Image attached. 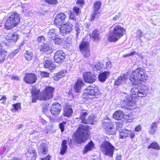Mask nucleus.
Here are the masks:
<instances>
[{
	"instance_id": "1",
	"label": "nucleus",
	"mask_w": 160,
	"mask_h": 160,
	"mask_svg": "<svg viewBox=\"0 0 160 160\" xmlns=\"http://www.w3.org/2000/svg\"><path fill=\"white\" fill-rule=\"evenodd\" d=\"M148 79L147 75L144 72V69L141 68L135 69L129 77V80L133 85L140 84L142 82H146Z\"/></svg>"
},
{
	"instance_id": "2",
	"label": "nucleus",
	"mask_w": 160,
	"mask_h": 160,
	"mask_svg": "<svg viewBox=\"0 0 160 160\" xmlns=\"http://www.w3.org/2000/svg\"><path fill=\"white\" fill-rule=\"evenodd\" d=\"M19 15L17 13L12 12L8 14L4 24V27L7 30L16 26L20 22Z\"/></svg>"
},
{
	"instance_id": "3",
	"label": "nucleus",
	"mask_w": 160,
	"mask_h": 160,
	"mask_svg": "<svg viewBox=\"0 0 160 160\" xmlns=\"http://www.w3.org/2000/svg\"><path fill=\"white\" fill-rule=\"evenodd\" d=\"M114 28L110 34L108 39L110 42H116L118 41L124 34L125 30L119 25H114Z\"/></svg>"
},
{
	"instance_id": "4",
	"label": "nucleus",
	"mask_w": 160,
	"mask_h": 160,
	"mask_svg": "<svg viewBox=\"0 0 160 160\" xmlns=\"http://www.w3.org/2000/svg\"><path fill=\"white\" fill-rule=\"evenodd\" d=\"M89 128L88 125L81 124L78 129V132L76 137V141L78 143L84 142L87 140L88 135L87 131Z\"/></svg>"
},
{
	"instance_id": "5",
	"label": "nucleus",
	"mask_w": 160,
	"mask_h": 160,
	"mask_svg": "<svg viewBox=\"0 0 160 160\" xmlns=\"http://www.w3.org/2000/svg\"><path fill=\"white\" fill-rule=\"evenodd\" d=\"M99 92L98 87H94L89 86L84 90V94L87 96L86 98L87 99H90L92 100L95 98H98Z\"/></svg>"
},
{
	"instance_id": "6",
	"label": "nucleus",
	"mask_w": 160,
	"mask_h": 160,
	"mask_svg": "<svg viewBox=\"0 0 160 160\" xmlns=\"http://www.w3.org/2000/svg\"><path fill=\"white\" fill-rule=\"evenodd\" d=\"M114 149V147L107 141L104 142L101 147V150L104 154L110 157H112Z\"/></svg>"
},
{
	"instance_id": "7",
	"label": "nucleus",
	"mask_w": 160,
	"mask_h": 160,
	"mask_svg": "<svg viewBox=\"0 0 160 160\" xmlns=\"http://www.w3.org/2000/svg\"><path fill=\"white\" fill-rule=\"evenodd\" d=\"M55 88L53 87H47L39 95V99L40 101L46 100L51 98L53 96V92Z\"/></svg>"
},
{
	"instance_id": "8",
	"label": "nucleus",
	"mask_w": 160,
	"mask_h": 160,
	"mask_svg": "<svg viewBox=\"0 0 160 160\" xmlns=\"http://www.w3.org/2000/svg\"><path fill=\"white\" fill-rule=\"evenodd\" d=\"M102 122V127L106 129L108 134L115 135L116 133V130L113 127V124L109 120H104Z\"/></svg>"
},
{
	"instance_id": "9",
	"label": "nucleus",
	"mask_w": 160,
	"mask_h": 160,
	"mask_svg": "<svg viewBox=\"0 0 160 160\" xmlns=\"http://www.w3.org/2000/svg\"><path fill=\"white\" fill-rule=\"evenodd\" d=\"M89 47V44L86 41L82 42L79 45L80 51L86 58L88 57L90 55Z\"/></svg>"
},
{
	"instance_id": "10",
	"label": "nucleus",
	"mask_w": 160,
	"mask_h": 160,
	"mask_svg": "<svg viewBox=\"0 0 160 160\" xmlns=\"http://www.w3.org/2000/svg\"><path fill=\"white\" fill-rule=\"evenodd\" d=\"M130 92L132 95L135 96V97H143L147 95L146 92L143 89H139L136 87H134L130 90Z\"/></svg>"
},
{
	"instance_id": "11",
	"label": "nucleus",
	"mask_w": 160,
	"mask_h": 160,
	"mask_svg": "<svg viewBox=\"0 0 160 160\" xmlns=\"http://www.w3.org/2000/svg\"><path fill=\"white\" fill-rule=\"evenodd\" d=\"M62 110V106L58 103H54L50 108V112L54 116H57L59 114Z\"/></svg>"
},
{
	"instance_id": "12",
	"label": "nucleus",
	"mask_w": 160,
	"mask_h": 160,
	"mask_svg": "<svg viewBox=\"0 0 160 160\" xmlns=\"http://www.w3.org/2000/svg\"><path fill=\"white\" fill-rule=\"evenodd\" d=\"M101 3L100 1H97L94 3L93 11L90 17V20L93 21L95 18L98 17V15L99 14L98 10L101 8Z\"/></svg>"
},
{
	"instance_id": "13",
	"label": "nucleus",
	"mask_w": 160,
	"mask_h": 160,
	"mask_svg": "<svg viewBox=\"0 0 160 160\" xmlns=\"http://www.w3.org/2000/svg\"><path fill=\"white\" fill-rule=\"evenodd\" d=\"M66 18V16L64 13H60L57 14L54 19V24L58 26L65 24Z\"/></svg>"
},
{
	"instance_id": "14",
	"label": "nucleus",
	"mask_w": 160,
	"mask_h": 160,
	"mask_svg": "<svg viewBox=\"0 0 160 160\" xmlns=\"http://www.w3.org/2000/svg\"><path fill=\"white\" fill-rule=\"evenodd\" d=\"M37 77L34 73H26L23 79L27 83L32 84L36 82Z\"/></svg>"
},
{
	"instance_id": "15",
	"label": "nucleus",
	"mask_w": 160,
	"mask_h": 160,
	"mask_svg": "<svg viewBox=\"0 0 160 160\" xmlns=\"http://www.w3.org/2000/svg\"><path fill=\"white\" fill-rule=\"evenodd\" d=\"M128 73H122L115 80L114 82V85L115 86H119L125 82L128 79Z\"/></svg>"
},
{
	"instance_id": "16",
	"label": "nucleus",
	"mask_w": 160,
	"mask_h": 160,
	"mask_svg": "<svg viewBox=\"0 0 160 160\" xmlns=\"http://www.w3.org/2000/svg\"><path fill=\"white\" fill-rule=\"evenodd\" d=\"M65 53L62 51L59 50L54 54V59L55 62L62 63L65 57Z\"/></svg>"
},
{
	"instance_id": "17",
	"label": "nucleus",
	"mask_w": 160,
	"mask_h": 160,
	"mask_svg": "<svg viewBox=\"0 0 160 160\" xmlns=\"http://www.w3.org/2000/svg\"><path fill=\"white\" fill-rule=\"evenodd\" d=\"M62 25V26L59 28L60 33L66 34L69 33L72 30V25L70 22H68Z\"/></svg>"
},
{
	"instance_id": "18",
	"label": "nucleus",
	"mask_w": 160,
	"mask_h": 160,
	"mask_svg": "<svg viewBox=\"0 0 160 160\" xmlns=\"http://www.w3.org/2000/svg\"><path fill=\"white\" fill-rule=\"evenodd\" d=\"M18 37V35L15 32L9 33L6 37L7 40L9 42V44H14L17 41Z\"/></svg>"
},
{
	"instance_id": "19",
	"label": "nucleus",
	"mask_w": 160,
	"mask_h": 160,
	"mask_svg": "<svg viewBox=\"0 0 160 160\" xmlns=\"http://www.w3.org/2000/svg\"><path fill=\"white\" fill-rule=\"evenodd\" d=\"M125 97L123 100L122 104L124 106H132L135 103V100L133 99L132 97L125 94Z\"/></svg>"
},
{
	"instance_id": "20",
	"label": "nucleus",
	"mask_w": 160,
	"mask_h": 160,
	"mask_svg": "<svg viewBox=\"0 0 160 160\" xmlns=\"http://www.w3.org/2000/svg\"><path fill=\"white\" fill-rule=\"evenodd\" d=\"M83 78L86 82L92 83L96 80L95 75L90 72H85L83 75Z\"/></svg>"
},
{
	"instance_id": "21",
	"label": "nucleus",
	"mask_w": 160,
	"mask_h": 160,
	"mask_svg": "<svg viewBox=\"0 0 160 160\" xmlns=\"http://www.w3.org/2000/svg\"><path fill=\"white\" fill-rule=\"evenodd\" d=\"M43 65L45 68H48L50 70L54 69L56 68V65L53 63V61L50 59H47L43 62Z\"/></svg>"
},
{
	"instance_id": "22",
	"label": "nucleus",
	"mask_w": 160,
	"mask_h": 160,
	"mask_svg": "<svg viewBox=\"0 0 160 160\" xmlns=\"http://www.w3.org/2000/svg\"><path fill=\"white\" fill-rule=\"evenodd\" d=\"M103 65L99 62L94 63L92 65V69L93 71H100L102 70Z\"/></svg>"
},
{
	"instance_id": "23",
	"label": "nucleus",
	"mask_w": 160,
	"mask_h": 160,
	"mask_svg": "<svg viewBox=\"0 0 160 160\" xmlns=\"http://www.w3.org/2000/svg\"><path fill=\"white\" fill-rule=\"evenodd\" d=\"M110 75L109 72H104L100 74L98 76L99 81L102 82H104L106 79L108 78Z\"/></svg>"
},
{
	"instance_id": "24",
	"label": "nucleus",
	"mask_w": 160,
	"mask_h": 160,
	"mask_svg": "<svg viewBox=\"0 0 160 160\" xmlns=\"http://www.w3.org/2000/svg\"><path fill=\"white\" fill-rule=\"evenodd\" d=\"M39 48L40 51L42 53H50L51 52L50 48L49 46L47 44H45L42 45H40L39 46Z\"/></svg>"
},
{
	"instance_id": "25",
	"label": "nucleus",
	"mask_w": 160,
	"mask_h": 160,
	"mask_svg": "<svg viewBox=\"0 0 160 160\" xmlns=\"http://www.w3.org/2000/svg\"><path fill=\"white\" fill-rule=\"evenodd\" d=\"M72 109L70 106H68L65 107L63 109V115L67 117L71 116L72 113Z\"/></svg>"
},
{
	"instance_id": "26",
	"label": "nucleus",
	"mask_w": 160,
	"mask_h": 160,
	"mask_svg": "<svg viewBox=\"0 0 160 160\" xmlns=\"http://www.w3.org/2000/svg\"><path fill=\"white\" fill-rule=\"evenodd\" d=\"M67 144V140H64L62 141L60 152L61 154L63 155L66 152L68 146Z\"/></svg>"
},
{
	"instance_id": "27",
	"label": "nucleus",
	"mask_w": 160,
	"mask_h": 160,
	"mask_svg": "<svg viewBox=\"0 0 160 160\" xmlns=\"http://www.w3.org/2000/svg\"><path fill=\"white\" fill-rule=\"evenodd\" d=\"M26 155L28 157L32 156L31 160H35L37 157L35 150L32 149H29Z\"/></svg>"
},
{
	"instance_id": "28",
	"label": "nucleus",
	"mask_w": 160,
	"mask_h": 160,
	"mask_svg": "<svg viewBox=\"0 0 160 160\" xmlns=\"http://www.w3.org/2000/svg\"><path fill=\"white\" fill-rule=\"evenodd\" d=\"M113 117L115 119L121 120L124 118V113L121 110L118 111L113 114Z\"/></svg>"
},
{
	"instance_id": "29",
	"label": "nucleus",
	"mask_w": 160,
	"mask_h": 160,
	"mask_svg": "<svg viewBox=\"0 0 160 160\" xmlns=\"http://www.w3.org/2000/svg\"><path fill=\"white\" fill-rule=\"evenodd\" d=\"M55 29H50L47 33L48 38L49 39L54 40L55 39L56 33Z\"/></svg>"
},
{
	"instance_id": "30",
	"label": "nucleus",
	"mask_w": 160,
	"mask_h": 160,
	"mask_svg": "<svg viewBox=\"0 0 160 160\" xmlns=\"http://www.w3.org/2000/svg\"><path fill=\"white\" fill-rule=\"evenodd\" d=\"M94 144L92 141L87 144L84 148L83 151V154H85L88 151L91 150L94 148Z\"/></svg>"
},
{
	"instance_id": "31",
	"label": "nucleus",
	"mask_w": 160,
	"mask_h": 160,
	"mask_svg": "<svg viewBox=\"0 0 160 160\" xmlns=\"http://www.w3.org/2000/svg\"><path fill=\"white\" fill-rule=\"evenodd\" d=\"M83 85V84L82 80H78L77 82L76 83L75 85L74 86V89L75 91L77 92H79L80 90L81 87Z\"/></svg>"
},
{
	"instance_id": "32",
	"label": "nucleus",
	"mask_w": 160,
	"mask_h": 160,
	"mask_svg": "<svg viewBox=\"0 0 160 160\" xmlns=\"http://www.w3.org/2000/svg\"><path fill=\"white\" fill-rule=\"evenodd\" d=\"M48 151L46 144L42 143L38 147V152L41 153L46 154Z\"/></svg>"
},
{
	"instance_id": "33",
	"label": "nucleus",
	"mask_w": 160,
	"mask_h": 160,
	"mask_svg": "<svg viewBox=\"0 0 160 160\" xmlns=\"http://www.w3.org/2000/svg\"><path fill=\"white\" fill-rule=\"evenodd\" d=\"M128 130L123 129L119 132L120 138L124 139L128 137Z\"/></svg>"
},
{
	"instance_id": "34",
	"label": "nucleus",
	"mask_w": 160,
	"mask_h": 160,
	"mask_svg": "<svg viewBox=\"0 0 160 160\" xmlns=\"http://www.w3.org/2000/svg\"><path fill=\"white\" fill-rule=\"evenodd\" d=\"M83 117L84 119L87 120L88 119V114L87 112V111L86 110H82L80 112V117L81 120L82 122L83 123L82 119V117Z\"/></svg>"
},
{
	"instance_id": "35",
	"label": "nucleus",
	"mask_w": 160,
	"mask_h": 160,
	"mask_svg": "<svg viewBox=\"0 0 160 160\" xmlns=\"http://www.w3.org/2000/svg\"><path fill=\"white\" fill-rule=\"evenodd\" d=\"M83 117H82V118L83 121V123L86 124H93L94 122L93 118L92 116L88 115V119H84Z\"/></svg>"
},
{
	"instance_id": "36",
	"label": "nucleus",
	"mask_w": 160,
	"mask_h": 160,
	"mask_svg": "<svg viewBox=\"0 0 160 160\" xmlns=\"http://www.w3.org/2000/svg\"><path fill=\"white\" fill-rule=\"evenodd\" d=\"M99 32L96 30L93 31L92 34V37L95 41H98L99 39Z\"/></svg>"
},
{
	"instance_id": "37",
	"label": "nucleus",
	"mask_w": 160,
	"mask_h": 160,
	"mask_svg": "<svg viewBox=\"0 0 160 160\" xmlns=\"http://www.w3.org/2000/svg\"><path fill=\"white\" fill-rule=\"evenodd\" d=\"M150 148H152L156 150H159L160 149V147L157 143L153 142L148 147V149H149Z\"/></svg>"
},
{
	"instance_id": "38",
	"label": "nucleus",
	"mask_w": 160,
	"mask_h": 160,
	"mask_svg": "<svg viewBox=\"0 0 160 160\" xmlns=\"http://www.w3.org/2000/svg\"><path fill=\"white\" fill-rule=\"evenodd\" d=\"M0 52V63L3 62L7 55V52L5 51H1Z\"/></svg>"
},
{
	"instance_id": "39",
	"label": "nucleus",
	"mask_w": 160,
	"mask_h": 160,
	"mask_svg": "<svg viewBox=\"0 0 160 160\" xmlns=\"http://www.w3.org/2000/svg\"><path fill=\"white\" fill-rule=\"evenodd\" d=\"M12 106L13 108L11 109V111L13 112H15L20 108L21 104L19 103H17L12 104Z\"/></svg>"
},
{
	"instance_id": "40",
	"label": "nucleus",
	"mask_w": 160,
	"mask_h": 160,
	"mask_svg": "<svg viewBox=\"0 0 160 160\" xmlns=\"http://www.w3.org/2000/svg\"><path fill=\"white\" fill-rule=\"evenodd\" d=\"M32 53L31 52L27 51L25 54V58L26 60L29 61L32 59Z\"/></svg>"
},
{
	"instance_id": "41",
	"label": "nucleus",
	"mask_w": 160,
	"mask_h": 160,
	"mask_svg": "<svg viewBox=\"0 0 160 160\" xmlns=\"http://www.w3.org/2000/svg\"><path fill=\"white\" fill-rule=\"evenodd\" d=\"M32 102H36L38 98L39 99V96H38V94H32Z\"/></svg>"
},
{
	"instance_id": "42",
	"label": "nucleus",
	"mask_w": 160,
	"mask_h": 160,
	"mask_svg": "<svg viewBox=\"0 0 160 160\" xmlns=\"http://www.w3.org/2000/svg\"><path fill=\"white\" fill-rule=\"evenodd\" d=\"M46 2L51 5H55L57 3V0H44Z\"/></svg>"
},
{
	"instance_id": "43",
	"label": "nucleus",
	"mask_w": 160,
	"mask_h": 160,
	"mask_svg": "<svg viewBox=\"0 0 160 160\" xmlns=\"http://www.w3.org/2000/svg\"><path fill=\"white\" fill-rule=\"evenodd\" d=\"M66 72V71L65 70H63L57 74L59 77V78H61L62 77L65 76Z\"/></svg>"
},
{
	"instance_id": "44",
	"label": "nucleus",
	"mask_w": 160,
	"mask_h": 160,
	"mask_svg": "<svg viewBox=\"0 0 160 160\" xmlns=\"http://www.w3.org/2000/svg\"><path fill=\"white\" fill-rule=\"evenodd\" d=\"M38 41L39 42H42L44 44H45V38L43 36L38 37Z\"/></svg>"
},
{
	"instance_id": "45",
	"label": "nucleus",
	"mask_w": 160,
	"mask_h": 160,
	"mask_svg": "<svg viewBox=\"0 0 160 160\" xmlns=\"http://www.w3.org/2000/svg\"><path fill=\"white\" fill-rule=\"evenodd\" d=\"M38 91L35 87H33L31 92L32 94H38Z\"/></svg>"
},
{
	"instance_id": "46",
	"label": "nucleus",
	"mask_w": 160,
	"mask_h": 160,
	"mask_svg": "<svg viewBox=\"0 0 160 160\" xmlns=\"http://www.w3.org/2000/svg\"><path fill=\"white\" fill-rule=\"evenodd\" d=\"M49 73L46 72L41 71L40 72L41 75L43 77H48L49 76Z\"/></svg>"
},
{
	"instance_id": "47",
	"label": "nucleus",
	"mask_w": 160,
	"mask_h": 160,
	"mask_svg": "<svg viewBox=\"0 0 160 160\" xmlns=\"http://www.w3.org/2000/svg\"><path fill=\"white\" fill-rule=\"evenodd\" d=\"M27 6V4H25L22 6V12L23 13H25L27 11L28 8Z\"/></svg>"
},
{
	"instance_id": "48",
	"label": "nucleus",
	"mask_w": 160,
	"mask_h": 160,
	"mask_svg": "<svg viewBox=\"0 0 160 160\" xmlns=\"http://www.w3.org/2000/svg\"><path fill=\"white\" fill-rule=\"evenodd\" d=\"M128 137L130 136L131 138H132L135 136V134L134 131L128 130Z\"/></svg>"
},
{
	"instance_id": "49",
	"label": "nucleus",
	"mask_w": 160,
	"mask_h": 160,
	"mask_svg": "<svg viewBox=\"0 0 160 160\" xmlns=\"http://www.w3.org/2000/svg\"><path fill=\"white\" fill-rule=\"evenodd\" d=\"M106 68L108 69H110L112 66L111 62L109 61H108L106 62Z\"/></svg>"
},
{
	"instance_id": "50",
	"label": "nucleus",
	"mask_w": 160,
	"mask_h": 160,
	"mask_svg": "<svg viewBox=\"0 0 160 160\" xmlns=\"http://www.w3.org/2000/svg\"><path fill=\"white\" fill-rule=\"evenodd\" d=\"M66 124V122H63L59 124V128L61 129V131L62 132L64 130V125Z\"/></svg>"
},
{
	"instance_id": "51",
	"label": "nucleus",
	"mask_w": 160,
	"mask_h": 160,
	"mask_svg": "<svg viewBox=\"0 0 160 160\" xmlns=\"http://www.w3.org/2000/svg\"><path fill=\"white\" fill-rule=\"evenodd\" d=\"M122 125L121 123H118L116 124L117 129V130H118L120 132V131H121V128H122Z\"/></svg>"
},
{
	"instance_id": "52",
	"label": "nucleus",
	"mask_w": 160,
	"mask_h": 160,
	"mask_svg": "<svg viewBox=\"0 0 160 160\" xmlns=\"http://www.w3.org/2000/svg\"><path fill=\"white\" fill-rule=\"evenodd\" d=\"M143 33L141 30H139L137 32V36L140 39L142 37Z\"/></svg>"
},
{
	"instance_id": "53",
	"label": "nucleus",
	"mask_w": 160,
	"mask_h": 160,
	"mask_svg": "<svg viewBox=\"0 0 160 160\" xmlns=\"http://www.w3.org/2000/svg\"><path fill=\"white\" fill-rule=\"evenodd\" d=\"M54 40H55L54 43L56 44H60L62 42V40L59 38H55Z\"/></svg>"
},
{
	"instance_id": "54",
	"label": "nucleus",
	"mask_w": 160,
	"mask_h": 160,
	"mask_svg": "<svg viewBox=\"0 0 160 160\" xmlns=\"http://www.w3.org/2000/svg\"><path fill=\"white\" fill-rule=\"evenodd\" d=\"M79 10V8L77 7H75L73 8V11L77 15H78Z\"/></svg>"
},
{
	"instance_id": "55",
	"label": "nucleus",
	"mask_w": 160,
	"mask_h": 160,
	"mask_svg": "<svg viewBox=\"0 0 160 160\" xmlns=\"http://www.w3.org/2000/svg\"><path fill=\"white\" fill-rule=\"evenodd\" d=\"M157 123L153 122L151 125L150 127L152 128H153L156 130L157 128Z\"/></svg>"
},
{
	"instance_id": "56",
	"label": "nucleus",
	"mask_w": 160,
	"mask_h": 160,
	"mask_svg": "<svg viewBox=\"0 0 160 160\" xmlns=\"http://www.w3.org/2000/svg\"><path fill=\"white\" fill-rule=\"evenodd\" d=\"M156 130L150 127L149 130L148 131L149 133L150 134L153 135L154 134Z\"/></svg>"
},
{
	"instance_id": "57",
	"label": "nucleus",
	"mask_w": 160,
	"mask_h": 160,
	"mask_svg": "<svg viewBox=\"0 0 160 160\" xmlns=\"http://www.w3.org/2000/svg\"><path fill=\"white\" fill-rule=\"evenodd\" d=\"M48 109V106L46 104L43 105V107L42 109L43 112H46Z\"/></svg>"
},
{
	"instance_id": "58",
	"label": "nucleus",
	"mask_w": 160,
	"mask_h": 160,
	"mask_svg": "<svg viewBox=\"0 0 160 160\" xmlns=\"http://www.w3.org/2000/svg\"><path fill=\"white\" fill-rule=\"evenodd\" d=\"M61 78L57 74H55L53 77V80L56 81H58Z\"/></svg>"
},
{
	"instance_id": "59",
	"label": "nucleus",
	"mask_w": 160,
	"mask_h": 160,
	"mask_svg": "<svg viewBox=\"0 0 160 160\" xmlns=\"http://www.w3.org/2000/svg\"><path fill=\"white\" fill-rule=\"evenodd\" d=\"M84 0H78L77 2V4L78 6H80L81 5L83 4L84 3Z\"/></svg>"
},
{
	"instance_id": "60",
	"label": "nucleus",
	"mask_w": 160,
	"mask_h": 160,
	"mask_svg": "<svg viewBox=\"0 0 160 160\" xmlns=\"http://www.w3.org/2000/svg\"><path fill=\"white\" fill-rule=\"evenodd\" d=\"M6 100V97L5 96H3L2 98L0 99V101H1V102L3 103L5 102Z\"/></svg>"
},
{
	"instance_id": "61",
	"label": "nucleus",
	"mask_w": 160,
	"mask_h": 160,
	"mask_svg": "<svg viewBox=\"0 0 160 160\" xmlns=\"http://www.w3.org/2000/svg\"><path fill=\"white\" fill-rule=\"evenodd\" d=\"M141 129V126L140 125H138L135 128V131L136 132H139L140 131Z\"/></svg>"
},
{
	"instance_id": "62",
	"label": "nucleus",
	"mask_w": 160,
	"mask_h": 160,
	"mask_svg": "<svg viewBox=\"0 0 160 160\" xmlns=\"http://www.w3.org/2000/svg\"><path fill=\"white\" fill-rule=\"evenodd\" d=\"M137 52L135 51H133L131 52V53H129L128 54H127L126 55V56H133L134 54H136Z\"/></svg>"
},
{
	"instance_id": "63",
	"label": "nucleus",
	"mask_w": 160,
	"mask_h": 160,
	"mask_svg": "<svg viewBox=\"0 0 160 160\" xmlns=\"http://www.w3.org/2000/svg\"><path fill=\"white\" fill-rule=\"evenodd\" d=\"M12 80H19V78L18 77V76L16 75H12Z\"/></svg>"
},
{
	"instance_id": "64",
	"label": "nucleus",
	"mask_w": 160,
	"mask_h": 160,
	"mask_svg": "<svg viewBox=\"0 0 160 160\" xmlns=\"http://www.w3.org/2000/svg\"><path fill=\"white\" fill-rule=\"evenodd\" d=\"M75 31L76 32V35L77 36L79 34L80 29L78 27H76L75 28Z\"/></svg>"
}]
</instances>
